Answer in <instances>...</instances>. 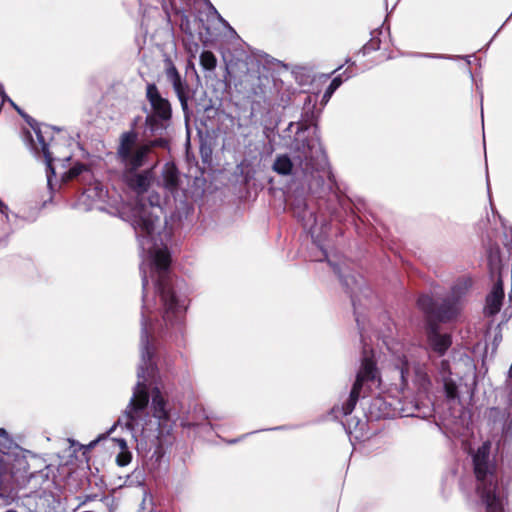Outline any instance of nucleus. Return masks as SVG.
Instances as JSON below:
<instances>
[{
	"label": "nucleus",
	"mask_w": 512,
	"mask_h": 512,
	"mask_svg": "<svg viewBox=\"0 0 512 512\" xmlns=\"http://www.w3.org/2000/svg\"><path fill=\"white\" fill-rule=\"evenodd\" d=\"M123 178L126 184L138 194L136 202L122 207L121 217L134 228L139 245L146 257L141 266L142 286L145 292L148 285V276L145 266H149L151 273L157 274L156 286L160 293L164 308V319L172 322L179 318L186 306L184 302L176 299L174 292L166 277L171 258L166 246L158 243L156 239L157 228L163 214L161 198L158 193L151 192L147 197L144 193L152 181V172L147 170L141 173L124 171Z\"/></svg>",
	"instance_id": "f257e3e1"
},
{
	"label": "nucleus",
	"mask_w": 512,
	"mask_h": 512,
	"mask_svg": "<svg viewBox=\"0 0 512 512\" xmlns=\"http://www.w3.org/2000/svg\"><path fill=\"white\" fill-rule=\"evenodd\" d=\"M472 287V279L463 277L456 281L447 297L441 305L438 316L439 320L447 321L452 319L460 310L461 301Z\"/></svg>",
	"instance_id": "6e6552de"
},
{
	"label": "nucleus",
	"mask_w": 512,
	"mask_h": 512,
	"mask_svg": "<svg viewBox=\"0 0 512 512\" xmlns=\"http://www.w3.org/2000/svg\"><path fill=\"white\" fill-rule=\"evenodd\" d=\"M504 299V291L501 280H498L486 297L484 313L493 316L500 311Z\"/></svg>",
	"instance_id": "ddd939ff"
},
{
	"label": "nucleus",
	"mask_w": 512,
	"mask_h": 512,
	"mask_svg": "<svg viewBox=\"0 0 512 512\" xmlns=\"http://www.w3.org/2000/svg\"><path fill=\"white\" fill-rule=\"evenodd\" d=\"M14 444L4 429H0V454L7 455Z\"/></svg>",
	"instance_id": "4be33fe9"
},
{
	"label": "nucleus",
	"mask_w": 512,
	"mask_h": 512,
	"mask_svg": "<svg viewBox=\"0 0 512 512\" xmlns=\"http://www.w3.org/2000/svg\"><path fill=\"white\" fill-rule=\"evenodd\" d=\"M104 190L99 184H95L87 188L80 197V204L86 206V209H91L97 200L104 198Z\"/></svg>",
	"instance_id": "f3484780"
},
{
	"label": "nucleus",
	"mask_w": 512,
	"mask_h": 512,
	"mask_svg": "<svg viewBox=\"0 0 512 512\" xmlns=\"http://www.w3.org/2000/svg\"><path fill=\"white\" fill-rule=\"evenodd\" d=\"M308 148L310 149V155H306L305 158H306V161L307 163L305 164V167L303 168V170L305 172L308 171L309 169V166L311 165V163H308V161H311L314 157L316 158H319V157H323V150L320 146L319 143H315L313 142L312 145H309Z\"/></svg>",
	"instance_id": "5701e85b"
},
{
	"label": "nucleus",
	"mask_w": 512,
	"mask_h": 512,
	"mask_svg": "<svg viewBox=\"0 0 512 512\" xmlns=\"http://www.w3.org/2000/svg\"><path fill=\"white\" fill-rule=\"evenodd\" d=\"M490 448L491 443L484 442L473 455L478 506L484 512H504V492Z\"/></svg>",
	"instance_id": "7ed1b4c3"
},
{
	"label": "nucleus",
	"mask_w": 512,
	"mask_h": 512,
	"mask_svg": "<svg viewBox=\"0 0 512 512\" xmlns=\"http://www.w3.org/2000/svg\"><path fill=\"white\" fill-rule=\"evenodd\" d=\"M165 74L167 79L171 82L173 89L181 102L183 108L187 106V98H188V85L185 80H183L171 61V59L165 60Z\"/></svg>",
	"instance_id": "9b49d317"
},
{
	"label": "nucleus",
	"mask_w": 512,
	"mask_h": 512,
	"mask_svg": "<svg viewBox=\"0 0 512 512\" xmlns=\"http://www.w3.org/2000/svg\"><path fill=\"white\" fill-rule=\"evenodd\" d=\"M137 135L134 132L122 134L117 155L123 164L124 171H136L143 166L144 160L150 152L149 145L136 146Z\"/></svg>",
	"instance_id": "39448f33"
},
{
	"label": "nucleus",
	"mask_w": 512,
	"mask_h": 512,
	"mask_svg": "<svg viewBox=\"0 0 512 512\" xmlns=\"http://www.w3.org/2000/svg\"><path fill=\"white\" fill-rule=\"evenodd\" d=\"M165 74L167 79L171 82L173 89L181 102L183 108L187 106V98H188V85L185 80H183L171 61V59L165 60Z\"/></svg>",
	"instance_id": "9d476101"
},
{
	"label": "nucleus",
	"mask_w": 512,
	"mask_h": 512,
	"mask_svg": "<svg viewBox=\"0 0 512 512\" xmlns=\"http://www.w3.org/2000/svg\"><path fill=\"white\" fill-rule=\"evenodd\" d=\"M165 400L162 397L158 388L152 392V404L153 417L157 419V425L159 427L164 426L168 420V411L165 408Z\"/></svg>",
	"instance_id": "4468645a"
},
{
	"label": "nucleus",
	"mask_w": 512,
	"mask_h": 512,
	"mask_svg": "<svg viewBox=\"0 0 512 512\" xmlns=\"http://www.w3.org/2000/svg\"><path fill=\"white\" fill-rule=\"evenodd\" d=\"M33 129L37 135V140H38L39 144L41 145V150H42V153L44 155L46 165H47V182H48V185L51 186L52 177L55 175V171L52 166L55 158L52 157V154L49 151L48 144L46 143L44 137L42 136L40 129L35 128V127H33Z\"/></svg>",
	"instance_id": "dca6fc26"
},
{
	"label": "nucleus",
	"mask_w": 512,
	"mask_h": 512,
	"mask_svg": "<svg viewBox=\"0 0 512 512\" xmlns=\"http://www.w3.org/2000/svg\"><path fill=\"white\" fill-rule=\"evenodd\" d=\"M148 145L150 146V148L153 147V146H165L166 145V141L164 139H157V140L152 141Z\"/></svg>",
	"instance_id": "c85d7f7f"
},
{
	"label": "nucleus",
	"mask_w": 512,
	"mask_h": 512,
	"mask_svg": "<svg viewBox=\"0 0 512 512\" xmlns=\"http://www.w3.org/2000/svg\"><path fill=\"white\" fill-rule=\"evenodd\" d=\"M293 162L290 157L286 154L278 155L275 158L272 169L279 175L287 176L291 175L293 172Z\"/></svg>",
	"instance_id": "6ab92c4d"
},
{
	"label": "nucleus",
	"mask_w": 512,
	"mask_h": 512,
	"mask_svg": "<svg viewBox=\"0 0 512 512\" xmlns=\"http://www.w3.org/2000/svg\"><path fill=\"white\" fill-rule=\"evenodd\" d=\"M395 365L402 381V390L408 388L410 381L418 390L427 391L430 388L431 380L425 365L409 360L405 355L398 357Z\"/></svg>",
	"instance_id": "423d86ee"
},
{
	"label": "nucleus",
	"mask_w": 512,
	"mask_h": 512,
	"mask_svg": "<svg viewBox=\"0 0 512 512\" xmlns=\"http://www.w3.org/2000/svg\"><path fill=\"white\" fill-rule=\"evenodd\" d=\"M163 187L173 193L177 190L179 183V175L173 164H166L162 172Z\"/></svg>",
	"instance_id": "a211bd4d"
},
{
	"label": "nucleus",
	"mask_w": 512,
	"mask_h": 512,
	"mask_svg": "<svg viewBox=\"0 0 512 512\" xmlns=\"http://www.w3.org/2000/svg\"><path fill=\"white\" fill-rule=\"evenodd\" d=\"M417 304L421 310H423L427 314H435V316L439 319L438 313L441 308V306L437 309V311L434 310V302L432 298L428 295H422L418 298Z\"/></svg>",
	"instance_id": "aec40b11"
},
{
	"label": "nucleus",
	"mask_w": 512,
	"mask_h": 512,
	"mask_svg": "<svg viewBox=\"0 0 512 512\" xmlns=\"http://www.w3.org/2000/svg\"><path fill=\"white\" fill-rule=\"evenodd\" d=\"M437 377L443 383L445 394L449 399L458 397L457 384L452 378V371L448 361L442 360L437 366Z\"/></svg>",
	"instance_id": "f8f14e48"
},
{
	"label": "nucleus",
	"mask_w": 512,
	"mask_h": 512,
	"mask_svg": "<svg viewBox=\"0 0 512 512\" xmlns=\"http://www.w3.org/2000/svg\"><path fill=\"white\" fill-rule=\"evenodd\" d=\"M6 512H17V511L11 509V510H8Z\"/></svg>",
	"instance_id": "7c9ffc66"
},
{
	"label": "nucleus",
	"mask_w": 512,
	"mask_h": 512,
	"mask_svg": "<svg viewBox=\"0 0 512 512\" xmlns=\"http://www.w3.org/2000/svg\"><path fill=\"white\" fill-rule=\"evenodd\" d=\"M148 313L149 309L144 294L141 318V364L137 373L138 382L124 415L119 419V422H123L131 431H137L139 429L144 430L147 425V420L143 418L149 401L145 385L146 373L150 374L154 370L153 364L151 363L152 350L149 346L148 339L151 326L148 320Z\"/></svg>",
	"instance_id": "f03ea898"
},
{
	"label": "nucleus",
	"mask_w": 512,
	"mask_h": 512,
	"mask_svg": "<svg viewBox=\"0 0 512 512\" xmlns=\"http://www.w3.org/2000/svg\"><path fill=\"white\" fill-rule=\"evenodd\" d=\"M165 74L167 79L171 82L173 89L181 102L183 108L187 106V98H188V85L185 80H183L171 61V59L165 60Z\"/></svg>",
	"instance_id": "1a4fd4ad"
},
{
	"label": "nucleus",
	"mask_w": 512,
	"mask_h": 512,
	"mask_svg": "<svg viewBox=\"0 0 512 512\" xmlns=\"http://www.w3.org/2000/svg\"><path fill=\"white\" fill-rule=\"evenodd\" d=\"M379 383V374L375 366V362L365 357L362 361L361 368L357 373L355 383L351 389L348 400L342 405L343 415H349L354 410L356 403L364 388L371 389Z\"/></svg>",
	"instance_id": "20e7f679"
},
{
	"label": "nucleus",
	"mask_w": 512,
	"mask_h": 512,
	"mask_svg": "<svg viewBox=\"0 0 512 512\" xmlns=\"http://www.w3.org/2000/svg\"><path fill=\"white\" fill-rule=\"evenodd\" d=\"M131 461V455L128 450L121 451L117 456V463L120 466H125Z\"/></svg>",
	"instance_id": "a878e982"
},
{
	"label": "nucleus",
	"mask_w": 512,
	"mask_h": 512,
	"mask_svg": "<svg viewBox=\"0 0 512 512\" xmlns=\"http://www.w3.org/2000/svg\"><path fill=\"white\" fill-rule=\"evenodd\" d=\"M0 95H1V97H2L3 102H4V101H8V102H10V103L15 107V109H16V110L21 114L20 109H19V108H18V107L13 103V101H12L11 99H9V97L6 95V93H5V91H4V87H3V85H2V84H0Z\"/></svg>",
	"instance_id": "bb28decb"
},
{
	"label": "nucleus",
	"mask_w": 512,
	"mask_h": 512,
	"mask_svg": "<svg viewBox=\"0 0 512 512\" xmlns=\"http://www.w3.org/2000/svg\"><path fill=\"white\" fill-rule=\"evenodd\" d=\"M200 65L205 70L213 71L217 66V59L211 51H203L200 54Z\"/></svg>",
	"instance_id": "412c9836"
},
{
	"label": "nucleus",
	"mask_w": 512,
	"mask_h": 512,
	"mask_svg": "<svg viewBox=\"0 0 512 512\" xmlns=\"http://www.w3.org/2000/svg\"><path fill=\"white\" fill-rule=\"evenodd\" d=\"M146 97L153 109V114L148 115L145 124L151 133L164 129V125L159 123L158 119L168 121L172 115V109L169 101L163 98L155 84H148L146 88Z\"/></svg>",
	"instance_id": "0eeeda50"
},
{
	"label": "nucleus",
	"mask_w": 512,
	"mask_h": 512,
	"mask_svg": "<svg viewBox=\"0 0 512 512\" xmlns=\"http://www.w3.org/2000/svg\"><path fill=\"white\" fill-rule=\"evenodd\" d=\"M428 343L434 352L439 355H444L451 346L452 341L450 335L440 334L437 331L432 330L428 335Z\"/></svg>",
	"instance_id": "2eb2a0df"
},
{
	"label": "nucleus",
	"mask_w": 512,
	"mask_h": 512,
	"mask_svg": "<svg viewBox=\"0 0 512 512\" xmlns=\"http://www.w3.org/2000/svg\"><path fill=\"white\" fill-rule=\"evenodd\" d=\"M87 168L84 164H75L68 172V177L70 179L77 177L80 175L83 171H85Z\"/></svg>",
	"instance_id": "393cba45"
},
{
	"label": "nucleus",
	"mask_w": 512,
	"mask_h": 512,
	"mask_svg": "<svg viewBox=\"0 0 512 512\" xmlns=\"http://www.w3.org/2000/svg\"><path fill=\"white\" fill-rule=\"evenodd\" d=\"M4 209H7V207L0 203L1 213H4Z\"/></svg>",
	"instance_id": "c756f323"
},
{
	"label": "nucleus",
	"mask_w": 512,
	"mask_h": 512,
	"mask_svg": "<svg viewBox=\"0 0 512 512\" xmlns=\"http://www.w3.org/2000/svg\"><path fill=\"white\" fill-rule=\"evenodd\" d=\"M342 82L343 81L340 76L335 77L331 81V83L329 84V86L327 87V89L323 95V101L325 103H327L329 101V99L331 98L333 93L338 89V87L342 84Z\"/></svg>",
	"instance_id": "b1692460"
},
{
	"label": "nucleus",
	"mask_w": 512,
	"mask_h": 512,
	"mask_svg": "<svg viewBox=\"0 0 512 512\" xmlns=\"http://www.w3.org/2000/svg\"><path fill=\"white\" fill-rule=\"evenodd\" d=\"M114 441L118 444V446H119V448L121 449V451H126V450H128V449H127L126 441H125L124 439L116 438V439H114Z\"/></svg>",
	"instance_id": "cd10ccee"
}]
</instances>
